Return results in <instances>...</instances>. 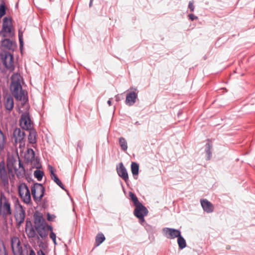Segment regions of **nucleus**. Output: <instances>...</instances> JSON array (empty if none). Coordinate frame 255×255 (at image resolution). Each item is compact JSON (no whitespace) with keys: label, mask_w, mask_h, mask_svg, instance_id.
<instances>
[{"label":"nucleus","mask_w":255,"mask_h":255,"mask_svg":"<svg viewBox=\"0 0 255 255\" xmlns=\"http://www.w3.org/2000/svg\"><path fill=\"white\" fill-rule=\"evenodd\" d=\"M34 175L35 178L37 179L38 181H41L42 178L44 175V173L43 171L37 169L34 172Z\"/></svg>","instance_id":"7c9ffc66"},{"label":"nucleus","mask_w":255,"mask_h":255,"mask_svg":"<svg viewBox=\"0 0 255 255\" xmlns=\"http://www.w3.org/2000/svg\"><path fill=\"white\" fill-rule=\"evenodd\" d=\"M34 227L35 228L39 227H43L47 226L48 225L46 223L45 219L41 215H34Z\"/></svg>","instance_id":"6ab92c4d"},{"label":"nucleus","mask_w":255,"mask_h":255,"mask_svg":"<svg viewBox=\"0 0 255 255\" xmlns=\"http://www.w3.org/2000/svg\"><path fill=\"white\" fill-rule=\"evenodd\" d=\"M118 175L122 177L125 182L128 180V177L127 171L122 163L120 164L119 167L117 168Z\"/></svg>","instance_id":"f3484780"},{"label":"nucleus","mask_w":255,"mask_h":255,"mask_svg":"<svg viewBox=\"0 0 255 255\" xmlns=\"http://www.w3.org/2000/svg\"><path fill=\"white\" fill-rule=\"evenodd\" d=\"M188 8L190 9L191 11H193L194 10V5L193 1H190L189 2Z\"/></svg>","instance_id":"f704fd0d"},{"label":"nucleus","mask_w":255,"mask_h":255,"mask_svg":"<svg viewBox=\"0 0 255 255\" xmlns=\"http://www.w3.org/2000/svg\"><path fill=\"white\" fill-rule=\"evenodd\" d=\"M52 179L53 180L55 181V182L56 183V184L58 185H59L61 188L64 189V187L62 182L57 176L52 177Z\"/></svg>","instance_id":"473e14b6"},{"label":"nucleus","mask_w":255,"mask_h":255,"mask_svg":"<svg viewBox=\"0 0 255 255\" xmlns=\"http://www.w3.org/2000/svg\"><path fill=\"white\" fill-rule=\"evenodd\" d=\"M52 241H53V243H54V245H56V244H57V243H56V239H55V240H52Z\"/></svg>","instance_id":"a18cd8bd"},{"label":"nucleus","mask_w":255,"mask_h":255,"mask_svg":"<svg viewBox=\"0 0 255 255\" xmlns=\"http://www.w3.org/2000/svg\"><path fill=\"white\" fill-rule=\"evenodd\" d=\"M212 147V145L211 143L208 142L206 144V153L207 155V159L210 160L211 157L212 152H211V149Z\"/></svg>","instance_id":"bb28decb"},{"label":"nucleus","mask_w":255,"mask_h":255,"mask_svg":"<svg viewBox=\"0 0 255 255\" xmlns=\"http://www.w3.org/2000/svg\"><path fill=\"white\" fill-rule=\"evenodd\" d=\"M108 104L111 106L112 105V102H111V99H109L108 101Z\"/></svg>","instance_id":"37998d69"},{"label":"nucleus","mask_w":255,"mask_h":255,"mask_svg":"<svg viewBox=\"0 0 255 255\" xmlns=\"http://www.w3.org/2000/svg\"><path fill=\"white\" fill-rule=\"evenodd\" d=\"M35 229L39 235L37 236L38 239H39V237L43 239L46 238L48 234V231H52L53 230L52 227L50 225H47L41 227H39Z\"/></svg>","instance_id":"ddd939ff"},{"label":"nucleus","mask_w":255,"mask_h":255,"mask_svg":"<svg viewBox=\"0 0 255 255\" xmlns=\"http://www.w3.org/2000/svg\"><path fill=\"white\" fill-rule=\"evenodd\" d=\"M1 45L8 49H10L12 47V42L9 39H4L2 41Z\"/></svg>","instance_id":"b1692460"},{"label":"nucleus","mask_w":255,"mask_h":255,"mask_svg":"<svg viewBox=\"0 0 255 255\" xmlns=\"http://www.w3.org/2000/svg\"><path fill=\"white\" fill-rule=\"evenodd\" d=\"M5 14V8L4 4H1L0 6V18Z\"/></svg>","instance_id":"72a5a7b5"},{"label":"nucleus","mask_w":255,"mask_h":255,"mask_svg":"<svg viewBox=\"0 0 255 255\" xmlns=\"http://www.w3.org/2000/svg\"><path fill=\"white\" fill-rule=\"evenodd\" d=\"M131 170L133 175H137L139 170L138 164L135 162H132L131 164Z\"/></svg>","instance_id":"393cba45"},{"label":"nucleus","mask_w":255,"mask_h":255,"mask_svg":"<svg viewBox=\"0 0 255 255\" xmlns=\"http://www.w3.org/2000/svg\"><path fill=\"white\" fill-rule=\"evenodd\" d=\"M51 233L50 234V238L52 240H54L56 238V234L53 232V230L52 231H50Z\"/></svg>","instance_id":"ea45409f"},{"label":"nucleus","mask_w":255,"mask_h":255,"mask_svg":"<svg viewBox=\"0 0 255 255\" xmlns=\"http://www.w3.org/2000/svg\"><path fill=\"white\" fill-rule=\"evenodd\" d=\"M18 38H19V42H20V46H23V38H22V34L21 33H20V32H19V33H18Z\"/></svg>","instance_id":"4c0bfd02"},{"label":"nucleus","mask_w":255,"mask_h":255,"mask_svg":"<svg viewBox=\"0 0 255 255\" xmlns=\"http://www.w3.org/2000/svg\"><path fill=\"white\" fill-rule=\"evenodd\" d=\"M94 0H90V3H89V6L91 7L93 5V2Z\"/></svg>","instance_id":"c03bdc74"},{"label":"nucleus","mask_w":255,"mask_h":255,"mask_svg":"<svg viewBox=\"0 0 255 255\" xmlns=\"http://www.w3.org/2000/svg\"><path fill=\"white\" fill-rule=\"evenodd\" d=\"M148 214V210L142 204L136 206L134 210V215L139 219L141 224L144 222V217Z\"/></svg>","instance_id":"6e6552de"},{"label":"nucleus","mask_w":255,"mask_h":255,"mask_svg":"<svg viewBox=\"0 0 255 255\" xmlns=\"http://www.w3.org/2000/svg\"><path fill=\"white\" fill-rule=\"evenodd\" d=\"M49 170H50V175H51V179H52V177H54V176H56V175L54 173V169L53 168V167L51 166H49Z\"/></svg>","instance_id":"c9c22d12"},{"label":"nucleus","mask_w":255,"mask_h":255,"mask_svg":"<svg viewBox=\"0 0 255 255\" xmlns=\"http://www.w3.org/2000/svg\"><path fill=\"white\" fill-rule=\"evenodd\" d=\"M119 144L120 145L124 151H127L128 148L127 142L124 137H120L119 138Z\"/></svg>","instance_id":"a878e982"},{"label":"nucleus","mask_w":255,"mask_h":255,"mask_svg":"<svg viewBox=\"0 0 255 255\" xmlns=\"http://www.w3.org/2000/svg\"><path fill=\"white\" fill-rule=\"evenodd\" d=\"M52 241H53V243H54V245H56V244H57V243H56V239H55V240H52Z\"/></svg>","instance_id":"49530a36"},{"label":"nucleus","mask_w":255,"mask_h":255,"mask_svg":"<svg viewBox=\"0 0 255 255\" xmlns=\"http://www.w3.org/2000/svg\"><path fill=\"white\" fill-rule=\"evenodd\" d=\"M12 24L10 19L4 17L3 20L1 33L3 37H10L13 35L12 32Z\"/></svg>","instance_id":"0eeeda50"},{"label":"nucleus","mask_w":255,"mask_h":255,"mask_svg":"<svg viewBox=\"0 0 255 255\" xmlns=\"http://www.w3.org/2000/svg\"><path fill=\"white\" fill-rule=\"evenodd\" d=\"M14 217L18 226L23 223L25 217V211L21 205L18 204V207Z\"/></svg>","instance_id":"f8f14e48"},{"label":"nucleus","mask_w":255,"mask_h":255,"mask_svg":"<svg viewBox=\"0 0 255 255\" xmlns=\"http://www.w3.org/2000/svg\"><path fill=\"white\" fill-rule=\"evenodd\" d=\"M13 136L16 143H19L20 146L24 145L25 133L20 128H17L13 131Z\"/></svg>","instance_id":"2eb2a0df"},{"label":"nucleus","mask_w":255,"mask_h":255,"mask_svg":"<svg viewBox=\"0 0 255 255\" xmlns=\"http://www.w3.org/2000/svg\"><path fill=\"white\" fill-rule=\"evenodd\" d=\"M20 126L23 129L27 130L32 129V122L28 113L22 114L20 119Z\"/></svg>","instance_id":"423d86ee"},{"label":"nucleus","mask_w":255,"mask_h":255,"mask_svg":"<svg viewBox=\"0 0 255 255\" xmlns=\"http://www.w3.org/2000/svg\"><path fill=\"white\" fill-rule=\"evenodd\" d=\"M25 157L27 158L28 161H31L35 157V153L33 150L31 148H28L27 151V154L25 155Z\"/></svg>","instance_id":"5701e85b"},{"label":"nucleus","mask_w":255,"mask_h":255,"mask_svg":"<svg viewBox=\"0 0 255 255\" xmlns=\"http://www.w3.org/2000/svg\"><path fill=\"white\" fill-rule=\"evenodd\" d=\"M137 97V93L135 92H130L127 95L126 104L128 106L133 105L136 102Z\"/></svg>","instance_id":"dca6fc26"},{"label":"nucleus","mask_w":255,"mask_h":255,"mask_svg":"<svg viewBox=\"0 0 255 255\" xmlns=\"http://www.w3.org/2000/svg\"><path fill=\"white\" fill-rule=\"evenodd\" d=\"M14 102L12 97L10 96H7L5 97L4 102V107L7 110L11 111L13 108Z\"/></svg>","instance_id":"aec40b11"},{"label":"nucleus","mask_w":255,"mask_h":255,"mask_svg":"<svg viewBox=\"0 0 255 255\" xmlns=\"http://www.w3.org/2000/svg\"><path fill=\"white\" fill-rule=\"evenodd\" d=\"M27 236L29 238H33L36 236V232L33 228H31L27 232Z\"/></svg>","instance_id":"2f4dec72"},{"label":"nucleus","mask_w":255,"mask_h":255,"mask_svg":"<svg viewBox=\"0 0 255 255\" xmlns=\"http://www.w3.org/2000/svg\"><path fill=\"white\" fill-rule=\"evenodd\" d=\"M105 237L103 234H98L96 238V242L97 245L98 246L100 245L105 241Z\"/></svg>","instance_id":"c85d7f7f"},{"label":"nucleus","mask_w":255,"mask_h":255,"mask_svg":"<svg viewBox=\"0 0 255 255\" xmlns=\"http://www.w3.org/2000/svg\"><path fill=\"white\" fill-rule=\"evenodd\" d=\"M28 139L30 143H35L36 142V131L35 129L29 130Z\"/></svg>","instance_id":"412c9836"},{"label":"nucleus","mask_w":255,"mask_h":255,"mask_svg":"<svg viewBox=\"0 0 255 255\" xmlns=\"http://www.w3.org/2000/svg\"><path fill=\"white\" fill-rule=\"evenodd\" d=\"M188 16L191 20H194L197 19L198 18L197 16H195V15H194L193 14H192V13L189 14Z\"/></svg>","instance_id":"a19ab883"},{"label":"nucleus","mask_w":255,"mask_h":255,"mask_svg":"<svg viewBox=\"0 0 255 255\" xmlns=\"http://www.w3.org/2000/svg\"><path fill=\"white\" fill-rule=\"evenodd\" d=\"M12 213L10 201L1 192L0 194V214L4 217H7L11 216Z\"/></svg>","instance_id":"7ed1b4c3"},{"label":"nucleus","mask_w":255,"mask_h":255,"mask_svg":"<svg viewBox=\"0 0 255 255\" xmlns=\"http://www.w3.org/2000/svg\"><path fill=\"white\" fill-rule=\"evenodd\" d=\"M44 187L39 183H35L31 188V194L35 201H40L44 196Z\"/></svg>","instance_id":"39448f33"},{"label":"nucleus","mask_w":255,"mask_h":255,"mask_svg":"<svg viewBox=\"0 0 255 255\" xmlns=\"http://www.w3.org/2000/svg\"><path fill=\"white\" fill-rule=\"evenodd\" d=\"M9 173L14 172L18 178L22 177L25 174V169L19 157L17 159H10L7 163Z\"/></svg>","instance_id":"f03ea898"},{"label":"nucleus","mask_w":255,"mask_h":255,"mask_svg":"<svg viewBox=\"0 0 255 255\" xmlns=\"http://www.w3.org/2000/svg\"><path fill=\"white\" fill-rule=\"evenodd\" d=\"M2 60L3 64L7 70L10 71L14 70L13 57L10 53L5 52L3 57L2 58Z\"/></svg>","instance_id":"1a4fd4ad"},{"label":"nucleus","mask_w":255,"mask_h":255,"mask_svg":"<svg viewBox=\"0 0 255 255\" xmlns=\"http://www.w3.org/2000/svg\"><path fill=\"white\" fill-rule=\"evenodd\" d=\"M29 255H36L34 251L33 250H31L30 251Z\"/></svg>","instance_id":"79ce46f5"},{"label":"nucleus","mask_w":255,"mask_h":255,"mask_svg":"<svg viewBox=\"0 0 255 255\" xmlns=\"http://www.w3.org/2000/svg\"><path fill=\"white\" fill-rule=\"evenodd\" d=\"M129 196L132 201L134 205L135 206H136L140 204H141L140 202H139L137 197L135 196V195L132 193V192H129Z\"/></svg>","instance_id":"cd10ccee"},{"label":"nucleus","mask_w":255,"mask_h":255,"mask_svg":"<svg viewBox=\"0 0 255 255\" xmlns=\"http://www.w3.org/2000/svg\"><path fill=\"white\" fill-rule=\"evenodd\" d=\"M23 78L19 74L15 73L11 77L10 90L12 96L17 100L22 101L23 105H26L27 98L22 89L21 84Z\"/></svg>","instance_id":"f257e3e1"},{"label":"nucleus","mask_w":255,"mask_h":255,"mask_svg":"<svg viewBox=\"0 0 255 255\" xmlns=\"http://www.w3.org/2000/svg\"><path fill=\"white\" fill-rule=\"evenodd\" d=\"M162 233L166 238L169 239H174L181 235V232L179 230L170 228H164L162 229Z\"/></svg>","instance_id":"9d476101"},{"label":"nucleus","mask_w":255,"mask_h":255,"mask_svg":"<svg viewBox=\"0 0 255 255\" xmlns=\"http://www.w3.org/2000/svg\"><path fill=\"white\" fill-rule=\"evenodd\" d=\"M11 248L14 255H21L22 248L20 245L19 239L17 237H13L11 240Z\"/></svg>","instance_id":"9b49d317"},{"label":"nucleus","mask_w":255,"mask_h":255,"mask_svg":"<svg viewBox=\"0 0 255 255\" xmlns=\"http://www.w3.org/2000/svg\"><path fill=\"white\" fill-rule=\"evenodd\" d=\"M201 204L204 211L207 213H211L213 211L214 209L213 205L207 199L201 200Z\"/></svg>","instance_id":"a211bd4d"},{"label":"nucleus","mask_w":255,"mask_h":255,"mask_svg":"<svg viewBox=\"0 0 255 255\" xmlns=\"http://www.w3.org/2000/svg\"><path fill=\"white\" fill-rule=\"evenodd\" d=\"M18 194L23 202L29 204L31 203V195L27 186L25 183H20L18 186Z\"/></svg>","instance_id":"20e7f679"},{"label":"nucleus","mask_w":255,"mask_h":255,"mask_svg":"<svg viewBox=\"0 0 255 255\" xmlns=\"http://www.w3.org/2000/svg\"><path fill=\"white\" fill-rule=\"evenodd\" d=\"M84 145L83 142L81 140H79L77 143V147L80 150H82L83 146Z\"/></svg>","instance_id":"58836bf2"},{"label":"nucleus","mask_w":255,"mask_h":255,"mask_svg":"<svg viewBox=\"0 0 255 255\" xmlns=\"http://www.w3.org/2000/svg\"><path fill=\"white\" fill-rule=\"evenodd\" d=\"M41 255H45V254L42 251H41Z\"/></svg>","instance_id":"de8ad7c7"},{"label":"nucleus","mask_w":255,"mask_h":255,"mask_svg":"<svg viewBox=\"0 0 255 255\" xmlns=\"http://www.w3.org/2000/svg\"><path fill=\"white\" fill-rule=\"evenodd\" d=\"M0 178L3 186H8V178L3 162L0 163Z\"/></svg>","instance_id":"4468645a"},{"label":"nucleus","mask_w":255,"mask_h":255,"mask_svg":"<svg viewBox=\"0 0 255 255\" xmlns=\"http://www.w3.org/2000/svg\"><path fill=\"white\" fill-rule=\"evenodd\" d=\"M177 243L179 249L181 250L183 249L186 247V241L181 235L177 238Z\"/></svg>","instance_id":"4be33fe9"},{"label":"nucleus","mask_w":255,"mask_h":255,"mask_svg":"<svg viewBox=\"0 0 255 255\" xmlns=\"http://www.w3.org/2000/svg\"><path fill=\"white\" fill-rule=\"evenodd\" d=\"M5 142V136L2 131L0 129V149H2L4 148Z\"/></svg>","instance_id":"c756f323"},{"label":"nucleus","mask_w":255,"mask_h":255,"mask_svg":"<svg viewBox=\"0 0 255 255\" xmlns=\"http://www.w3.org/2000/svg\"><path fill=\"white\" fill-rule=\"evenodd\" d=\"M56 218L54 215H50L49 213L47 214V220L49 221H53Z\"/></svg>","instance_id":"e433bc0d"}]
</instances>
